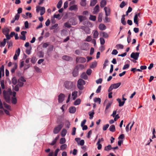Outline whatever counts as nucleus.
<instances>
[{"mask_svg": "<svg viewBox=\"0 0 156 156\" xmlns=\"http://www.w3.org/2000/svg\"><path fill=\"white\" fill-rule=\"evenodd\" d=\"M92 72V70L90 69H88L86 72L87 74L88 75H91Z\"/></svg>", "mask_w": 156, "mask_h": 156, "instance_id": "63", "label": "nucleus"}, {"mask_svg": "<svg viewBox=\"0 0 156 156\" xmlns=\"http://www.w3.org/2000/svg\"><path fill=\"white\" fill-rule=\"evenodd\" d=\"M18 84L17 85H18V86H19L20 87H22L24 85V83L23 82H21L18 80Z\"/></svg>", "mask_w": 156, "mask_h": 156, "instance_id": "55", "label": "nucleus"}, {"mask_svg": "<svg viewBox=\"0 0 156 156\" xmlns=\"http://www.w3.org/2000/svg\"><path fill=\"white\" fill-rule=\"evenodd\" d=\"M3 97L5 101L8 103L10 102V96L12 94L11 92L10 94H9L8 92L6 91L5 90L3 91Z\"/></svg>", "mask_w": 156, "mask_h": 156, "instance_id": "1", "label": "nucleus"}, {"mask_svg": "<svg viewBox=\"0 0 156 156\" xmlns=\"http://www.w3.org/2000/svg\"><path fill=\"white\" fill-rule=\"evenodd\" d=\"M64 86L67 90H71L74 87L73 82L68 81H66L64 83Z\"/></svg>", "mask_w": 156, "mask_h": 156, "instance_id": "2", "label": "nucleus"}, {"mask_svg": "<svg viewBox=\"0 0 156 156\" xmlns=\"http://www.w3.org/2000/svg\"><path fill=\"white\" fill-rule=\"evenodd\" d=\"M1 87L3 89H4L5 88L4 82L3 80H2L1 81Z\"/></svg>", "mask_w": 156, "mask_h": 156, "instance_id": "59", "label": "nucleus"}, {"mask_svg": "<svg viewBox=\"0 0 156 156\" xmlns=\"http://www.w3.org/2000/svg\"><path fill=\"white\" fill-rule=\"evenodd\" d=\"M58 24H55L51 26L50 29L51 30H53L55 29L57 27Z\"/></svg>", "mask_w": 156, "mask_h": 156, "instance_id": "62", "label": "nucleus"}, {"mask_svg": "<svg viewBox=\"0 0 156 156\" xmlns=\"http://www.w3.org/2000/svg\"><path fill=\"white\" fill-rule=\"evenodd\" d=\"M66 142V140L65 138H62L60 140L59 143L60 144H63Z\"/></svg>", "mask_w": 156, "mask_h": 156, "instance_id": "37", "label": "nucleus"}, {"mask_svg": "<svg viewBox=\"0 0 156 156\" xmlns=\"http://www.w3.org/2000/svg\"><path fill=\"white\" fill-rule=\"evenodd\" d=\"M6 42V39L5 38L4 39L3 41L1 42L0 47H2L5 46Z\"/></svg>", "mask_w": 156, "mask_h": 156, "instance_id": "35", "label": "nucleus"}, {"mask_svg": "<svg viewBox=\"0 0 156 156\" xmlns=\"http://www.w3.org/2000/svg\"><path fill=\"white\" fill-rule=\"evenodd\" d=\"M81 29L84 30L86 34H89L90 33V29L89 28L86 27H83Z\"/></svg>", "mask_w": 156, "mask_h": 156, "instance_id": "13", "label": "nucleus"}, {"mask_svg": "<svg viewBox=\"0 0 156 156\" xmlns=\"http://www.w3.org/2000/svg\"><path fill=\"white\" fill-rule=\"evenodd\" d=\"M17 65L16 63L14 64V66L11 69V71L12 73H13L15 72V70L17 69Z\"/></svg>", "mask_w": 156, "mask_h": 156, "instance_id": "22", "label": "nucleus"}, {"mask_svg": "<svg viewBox=\"0 0 156 156\" xmlns=\"http://www.w3.org/2000/svg\"><path fill=\"white\" fill-rule=\"evenodd\" d=\"M3 104L5 107V108L8 110H10L11 107L9 105L7 104L5 102H3Z\"/></svg>", "mask_w": 156, "mask_h": 156, "instance_id": "41", "label": "nucleus"}, {"mask_svg": "<svg viewBox=\"0 0 156 156\" xmlns=\"http://www.w3.org/2000/svg\"><path fill=\"white\" fill-rule=\"evenodd\" d=\"M20 17V15L18 14H16L15 16V17L14 18L15 20H19Z\"/></svg>", "mask_w": 156, "mask_h": 156, "instance_id": "57", "label": "nucleus"}, {"mask_svg": "<svg viewBox=\"0 0 156 156\" xmlns=\"http://www.w3.org/2000/svg\"><path fill=\"white\" fill-rule=\"evenodd\" d=\"M99 11V6L98 5H97L94 9L93 11V14H96Z\"/></svg>", "mask_w": 156, "mask_h": 156, "instance_id": "8", "label": "nucleus"}, {"mask_svg": "<svg viewBox=\"0 0 156 156\" xmlns=\"http://www.w3.org/2000/svg\"><path fill=\"white\" fill-rule=\"evenodd\" d=\"M64 125L63 122H61L60 124L55 127L53 132L54 134L58 133L61 130Z\"/></svg>", "mask_w": 156, "mask_h": 156, "instance_id": "4", "label": "nucleus"}, {"mask_svg": "<svg viewBox=\"0 0 156 156\" xmlns=\"http://www.w3.org/2000/svg\"><path fill=\"white\" fill-rule=\"evenodd\" d=\"M45 9L44 7H41L40 9V15L42 16L43 15L45 12Z\"/></svg>", "mask_w": 156, "mask_h": 156, "instance_id": "27", "label": "nucleus"}, {"mask_svg": "<svg viewBox=\"0 0 156 156\" xmlns=\"http://www.w3.org/2000/svg\"><path fill=\"white\" fill-rule=\"evenodd\" d=\"M2 76L4 75V67L3 65H2L0 69V74L2 75Z\"/></svg>", "mask_w": 156, "mask_h": 156, "instance_id": "30", "label": "nucleus"}, {"mask_svg": "<svg viewBox=\"0 0 156 156\" xmlns=\"http://www.w3.org/2000/svg\"><path fill=\"white\" fill-rule=\"evenodd\" d=\"M65 97V95L62 93H61L59 94L58 99V102L59 103L62 102L64 100Z\"/></svg>", "mask_w": 156, "mask_h": 156, "instance_id": "6", "label": "nucleus"}, {"mask_svg": "<svg viewBox=\"0 0 156 156\" xmlns=\"http://www.w3.org/2000/svg\"><path fill=\"white\" fill-rule=\"evenodd\" d=\"M121 22L122 24L124 25H125L126 24V22L125 21V18H122L121 19Z\"/></svg>", "mask_w": 156, "mask_h": 156, "instance_id": "50", "label": "nucleus"}, {"mask_svg": "<svg viewBox=\"0 0 156 156\" xmlns=\"http://www.w3.org/2000/svg\"><path fill=\"white\" fill-rule=\"evenodd\" d=\"M126 5V4L124 1H122L121 3L119 5V6L121 8H123Z\"/></svg>", "mask_w": 156, "mask_h": 156, "instance_id": "53", "label": "nucleus"}, {"mask_svg": "<svg viewBox=\"0 0 156 156\" xmlns=\"http://www.w3.org/2000/svg\"><path fill=\"white\" fill-rule=\"evenodd\" d=\"M12 103L14 105L17 103V99L16 98H12Z\"/></svg>", "mask_w": 156, "mask_h": 156, "instance_id": "46", "label": "nucleus"}, {"mask_svg": "<svg viewBox=\"0 0 156 156\" xmlns=\"http://www.w3.org/2000/svg\"><path fill=\"white\" fill-rule=\"evenodd\" d=\"M77 66H75L73 72V75L74 77L77 76L79 74Z\"/></svg>", "mask_w": 156, "mask_h": 156, "instance_id": "7", "label": "nucleus"}, {"mask_svg": "<svg viewBox=\"0 0 156 156\" xmlns=\"http://www.w3.org/2000/svg\"><path fill=\"white\" fill-rule=\"evenodd\" d=\"M81 78L83 79L84 80H87L88 78L87 76L86 73L84 72L80 76Z\"/></svg>", "mask_w": 156, "mask_h": 156, "instance_id": "23", "label": "nucleus"}, {"mask_svg": "<svg viewBox=\"0 0 156 156\" xmlns=\"http://www.w3.org/2000/svg\"><path fill=\"white\" fill-rule=\"evenodd\" d=\"M138 17L137 15H135L134 17V23L137 25V26H138Z\"/></svg>", "mask_w": 156, "mask_h": 156, "instance_id": "25", "label": "nucleus"}, {"mask_svg": "<svg viewBox=\"0 0 156 156\" xmlns=\"http://www.w3.org/2000/svg\"><path fill=\"white\" fill-rule=\"evenodd\" d=\"M109 129L111 132H115V126L113 125H111L109 128Z\"/></svg>", "mask_w": 156, "mask_h": 156, "instance_id": "28", "label": "nucleus"}, {"mask_svg": "<svg viewBox=\"0 0 156 156\" xmlns=\"http://www.w3.org/2000/svg\"><path fill=\"white\" fill-rule=\"evenodd\" d=\"M12 83L13 84L15 85L16 84L17 80L15 77H14L12 78Z\"/></svg>", "mask_w": 156, "mask_h": 156, "instance_id": "38", "label": "nucleus"}, {"mask_svg": "<svg viewBox=\"0 0 156 156\" xmlns=\"http://www.w3.org/2000/svg\"><path fill=\"white\" fill-rule=\"evenodd\" d=\"M99 29L101 30H105L106 28V26L103 24H100L99 26Z\"/></svg>", "mask_w": 156, "mask_h": 156, "instance_id": "15", "label": "nucleus"}, {"mask_svg": "<svg viewBox=\"0 0 156 156\" xmlns=\"http://www.w3.org/2000/svg\"><path fill=\"white\" fill-rule=\"evenodd\" d=\"M78 92L76 91H74L72 92V95L73 98V99L75 100L77 97Z\"/></svg>", "mask_w": 156, "mask_h": 156, "instance_id": "16", "label": "nucleus"}, {"mask_svg": "<svg viewBox=\"0 0 156 156\" xmlns=\"http://www.w3.org/2000/svg\"><path fill=\"white\" fill-rule=\"evenodd\" d=\"M94 101L95 103L98 102L100 104L101 101V99L99 98H95L94 99Z\"/></svg>", "mask_w": 156, "mask_h": 156, "instance_id": "43", "label": "nucleus"}, {"mask_svg": "<svg viewBox=\"0 0 156 156\" xmlns=\"http://www.w3.org/2000/svg\"><path fill=\"white\" fill-rule=\"evenodd\" d=\"M111 149H112V147L110 145H109L105 147V150L106 151L111 150Z\"/></svg>", "mask_w": 156, "mask_h": 156, "instance_id": "39", "label": "nucleus"}, {"mask_svg": "<svg viewBox=\"0 0 156 156\" xmlns=\"http://www.w3.org/2000/svg\"><path fill=\"white\" fill-rule=\"evenodd\" d=\"M109 126V125L108 124H106L104 125L103 127V129L104 131H105L108 128Z\"/></svg>", "mask_w": 156, "mask_h": 156, "instance_id": "49", "label": "nucleus"}, {"mask_svg": "<svg viewBox=\"0 0 156 156\" xmlns=\"http://www.w3.org/2000/svg\"><path fill=\"white\" fill-rule=\"evenodd\" d=\"M19 80L23 82H25L26 81V80L24 78L23 76H21L19 79L18 80Z\"/></svg>", "mask_w": 156, "mask_h": 156, "instance_id": "61", "label": "nucleus"}, {"mask_svg": "<svg viewBox=\"0 0 156 156\" xmlns=\"http://www.w3.org/2000/svg\"><path fill=\"white\" fill-rule=\"evenodd\" d=\"M62 59L63 60L69 61L72 59V58L67 55H64L62 57Z\"/></svg>", "mask_w": 156, "mask_h": 156, "instance_id": "17", "label": "nucleus"}, {"mask_svg": "<svg viewBox=\"0 0 156 156\" xmlns=\"http://www.w3.org/2000/svg\"><path fill=\"white\" fill-rule=\"evenodd\" d=\"M97 65V62L96 61L92 62L90 66V67L93 69L95 68Z\"/></svg>", "mask_w": 156, "mask_h": 156, "instance_id": "29", "label": "nucleus"}, {"mask_svg": "<svg viewBox=\"0 0 156 156\" xmlns=\"http://www.w3.org/2000/svg\"><path fill=\"white\" fill-rule=\"evenodd\" d=\"M100 43L101 45L104 44L105 43V40L103 38H100Z\"/></svg>", "mask_w": 156, "mask_h": 156, "instance_id": "52", "label": "nucleus"}, {"mask_svg": "<svg viewBox=\"0 0 156 156\" xmlns=\"http://www.w3.org/2000/svg\"><path fill=\"white\" fill-rule=\"evenodd\" d=\"M92 40V38L90 36H88L86 39L85 41L87 42H90Z\"/></svg>", "mask_w": 156, "mask_h": 156, "instance_id": "58", "label": "nucleus"}, {"mask_svg": "<svg viewBox=\"0 0 156 156\" xmlns=\"http://www.w3.org/2000/svg\"><path fill=\"white\" fill-rule=\"evenodd\" d=\"M76 111V108L74 106L71 107L69 108V112L71 113H74Z\"/></svg>", "mask_w": 156, "mask_h": 156, "instance_id": "11", "label": "nucleus"}, {"mask_svg": "<svg viewBox=\"0 0 156 156\" xmlns=\"http://www.w3.org/2000/svg\"><path fill=\"white\" fill-rule=\"evenodd\" d=\"M9 31L10 30L9 28L7 27H5L2 29V32L5 35L9 34Z\"/></svg>", "mask_w": 156, "mask_h": 156, "instance_id": "10", "label": "nucleus"}, {"mask_svg": "<svg viewBox=\"0 0 156 156\" xmlns=\"http://www.w3.org/2000/svg\"><path fill=\"white\" fill-rule=\"evenodd\" d=\"M62 0H60L57 5V7L58 9H60L62 6Z\"/></svg>", "mask_w": 156, "mask_h": 156, "instance_id": "36", "label": "nucleus"}, {"mask_svg": "<svg viewBox=\"0 0 156 156\" xmlns=\"http://www.w3.org/2000/svg\"><path fill=\"white\" fill-rule=\"evenodd\" d=\"M76 66H77L78 69H82L84 68V66L82 64H80L79 65Z\"/></svg>", "mask_w": 156, "mask_h": 156, "instance_id": "51", "label": "nucleus"}, {"mask_svg": "<svg viewBox=\"0 0 156 156\" xmlns=\"http://www.w3.org/2000/svg\"><path fill=\"white\" fill-rule=\"evenodd\" d=\"M85 84V81L82 79H80L77 81V86L79 90H82L84 88L83 85Z\"/></svg>", "mask_w": 156, "mask_h": 156, "instance_id": "3", "label": "nucleus"}, {"mask_svg": "<svg viewBox=\"0 0 156 156\" xmlns=\"http://www.w3.org/2000/svg\"><path fill=\"white\" fill-rule=\"evenodd\" d=\"M109 61L108 59H106L104 62L103 64V69H105L106 68V66L107 65V64L108 62Z\"/></svg>", "mask_w": 156, "mask_h": 156, "instance_id": "44", "label": "nucleus"}, {"mask_svg": "<svg viewBox=\"0 0 156 156\" xmlns=\"http://www.w3.org/2000/svg\"><path fill=\"white\" fill-rule=\"evenodd\" d=\"M67 147V145L66 144H63L60 146V149L62 150H63L66 149Z\"/></svg>", "mask_w": 156, "mask_h": 156, "instance_id": "40", "label": "nucleus"}, {"mask_svg": "<svg viewBox=\"0 0 156 156\" xmlns=\"http://www.w3.org/2000/svg\"><path fill=\"white\" fill-rule=\"evenodd\" d=\"M140 53L132 52L130 55V57L135 60H137L139 57Z\"/></svg>", "mask_w": 156, "mask_h": 156, "instance_id": "5", "label": "nucleus"}, {"mask_svg": "<svg viewBox=\"0 0 156 156\" xmlns=\"http://www.w3.org/2000/svg\"><path fill=\"white\" fill-rule=\"evenodd\" d=\"M67 133V131L65 129H63L62 130L61 133V136L62 137H64L66 135V133Z\"/></svg>", "mask_w": 156, "mask_h": 156, "instance_id": "26", "label": "nucleus"}, {"mask_svg": "<svg viewBox=\"0 0 156 156\" xmlns=\"http://www.w3.org/2000/svg\"><path fill=\"white\" fill-rule=\"evenodd\" d=\"M117 101H118V103H119V106L120 107H121L123 105L125 101H122L120 99V98H117Z\"/></svg>", "mask_w": 156, "mask_h": 156, "instance_id": "18", "label": "nucleus"}, {"mask_svg": "<svg viewBox=\"0 0 156 156\" xmlns=\"http://www.w3.org/2000/svg\"><path fill=\"white\" fill-rule=\"evenodd\" d=\"M64 26L68 28H70L71 27V25L68 22L65 23L64 24Z\"/></svg>", "mask_w": 156, "mask_h": 156, "instance_id": "47", "label": "nucleus"}, {"mask_svg": "<svg viewBox=\"0 0 156 156\" xmlns=\"http://www.w3.org/2000/svg\"><path fill=\"white\" fill-rule=\"evenodd\" d=\"M86 17L82 15L78 16V18L80 22H82L84 20Z\"/></svg>", "mask_w": 156, "mask_h": 156, "instance_id": "34", "label": "nucleus"}, {"mask_svg": "<svg viewBox=\"0 0 156 156\" xmlns=\"http://www.w3.org/2000/svg\"><path fill=\"white\" fill-rule=\"evenodd\" d=\"M93 37L94 38H97L99 35V33L97 30L93 31Z\"/></svg>", "mask_w": 156, "mask_h": 156, "instance_id": "20", "label": "nucleus"}, {"mask_svg": "<svg viewBox=\"0 0 156 156\" xmlns=\"http://www.w3.org/2000/svg\"><path fill=\"white\" fill-rule=\"evenodd\" d=\"M69 9L70 10H75L77 11L78 10V8L76 5H72L70 7Z\"/></svg>", "mask_w": 156, "mask_h": 156, "instance_id": "14", "label": "nucleus"}, {"mask_svg": "<svg viewBox=\"0 0 156 156\" xmlns=\"http://www.w3.org/2000/svg\"><path fill=\"white\" fill-rule=\"evenodd\" d=\"M89 19L93 21H95L96 20V16H95L90 15Z\"/></svg>", "mask_w": 156, "mask_h": 156, "instance_id": "42", "label": "nucleus"}, {"mask_svg": "<svg viewBox=\"0 0 156 156\" xmlns=\"http://www.w3.org/2000/svg\"><path fill=\"white\" fill-rule=\"evenodd\" d=\"M81 102V100L80 99H78L76 100L74 102V105H79Z\"/></svg>", "mask_w": 156, "mask_h": 156, "instance_id": "33", "label": "nucleus"}, {"mask_svg": "<svg viewBox=\"0 0 156 156\" xmlns=\"http://www.w3.org/2000/svg\"><path fill=\"white\" fill-rule=\"evenodd\" d=\"M116 47L117 49H119V48L122 49H123L124 47L123 45L121 44H117L116 46Z\"/></svg>", "mask_w": 156, "mask_h": 156, "instance_id": "45", "label": "nucleus"}, {"mask_svg": "<svg viewBox=\"0 0 156 156\" xmlns=\"http://www.w3.org/2000/svg\"><path fill=\"white\" fill-rule=\"evenodd\" d=\"M32 49L31 47L30 46L29 48H27L26 50V52L28 55H29L30 53V50Z\"/></svg>", "mask_w": 156, "mask_h": 156, "instance_id": "48", "label": "nucleus"}, {"mask_svg": "<svg viewBox=\"0 0 156 156\" xmlns=\"http://www.w3.org/2000/svg\"><path fill=\"white\" fill-rule=\"evenodd\" d=\"M121 85L120 83H115L112 84L111 85L113 87V89H116L118 88Z\"/></svg>", "mask_w": 156, "mask_h": 156, "instance_id": "21", "label": "nucleus"}, {"mask_svg": "<svg viewBox=\"0 0 156 156\" xmlns=\"http://www.w3.org/2000/svg\"><path fill=\"white\" fill-rule=\"evenodd\" d=\"M101 86L100 85L99 86L98 89H97L96 92L97 93H98L100 92L101 90Z\"/></svg>", "mask_w": 156, "mask_h": 156, "instance_id": "54", "label": "nucleus"}, {"mask_svg": "<svg viewBox=\"0 0 156 156\" xmlns=\"http://www.w3.org/2000/svg\"><path fill=\"white\" fill-rule=\"evenodd\" d=\"M106 5V1L105 0H102L100 3V6L101 8H103Z\"/></svg>", "mask_w": 156, "mask_h": 156, "instance_id": "31", "label": "nucleus"}, {"mask_svg": "<svg viewBox=\"0 0 156 156\" xmlns=\"http://www.w3.org/2000/svg\"><path fill=\"white\" fill-rule=\"evenodd\" d=\"M77 62L83 63L85 62L86 61V59L83 57H79L76 59Z\"/></svg>", "mask_w": 156, "mask_h": 156, "instance_id": "9", "label": "nucleus"}, {"mask_svg": "<svg viewBox=\"0 0 156 156\" xmlns=\"http://www.w3.org/2000/svg\"><path fill=\"white\" fill-rule=\"evenodd\" d=\"M76 128L75 127H74L72 129V134L73 135H74L76 134Z\"/></svg>", "mask_w": 156, "mask_h": 156, "instance_id": "56", "label": "nucleus"}, {"mask_svg": "<svg viewBox=\"0 0 156 156\" xmlns=\"http://www.w3.org/2000/svg\"><path fill=\"white\" fill-rule=\"evenodd\" d=\"M86 0H81L80 4L81 6H85L86 5Z\"/></svg>", "mask_w": 156, "mask_h": 156, "instance_id": "24", "label": "nucleus"}, {"mask_svg": "<svg viewBox=\"0 0 156 156\" xmlns=\"http://www.w3.org/2000/svg\"><path fill=\"white\" fill-rule=\"evenodd\" d=\"M112 104V102H109L107 104L106 106L105 110H107L109 108V107L111 106Z\"/></svg>", "mask_w": 156, "mask_h": 156, "instance_id": "60", "label": "nucleus"}, {"mask_svg": "<svg viewBox=\"0 0 156 156\" xmlns=\"http://www.w3.org/2000/svg\"><path fill=\"white\" fill-rule=\"evenodd\" d=\"M105 10V15L106 16H108L110 14V10L109 8H107L106 7H105L104 8Z\"/></svg>", "mask_w": 156, "mask_h": 156, "instance_id": "12", "label": "nucleus"}, {"mask_svg": "<svg viewBox=\"0 0 156 156\" xmlns=\"http://www.w3.org/2000/svg\"><path fill=\"white\" fill-rule=\"evenodd\" d=\"M102 81V79L100 78L98 80H96V83L97 84L101 83Z\"/></svg>", "mask_w": 156, "mask_h": 156, "instance_id": "64", "label": "nucleus"}, {"mask_svg": "<svg viewBox=\"0 0 156 156\" xmlns=\"http://www.w3.org/2000/svg\"><path fill=\"white\" fill-rule=\"evenodd\" d=\"M100 34L102 35V36L105 38H107L108 37V34L104 32H102L100 33Z\"/></svg>", "mask_w": 156, "mask_h": 156, "instance_id": "19", "label": "nucleus"}, {"mask_svg": "<svg viewBox=\"0 0 156 156\" xmlns=\"http://www.w3.org/2000/svg\"><path fill=\"white\" fill-rule=\"evenodd\" d=\"M97 2V0H92L90 2V5L91 6H93L96 4Z\"/></svg>", "mask_w": 156, "mask_h": 156, "instance_id": "32", "label": "nucleus"}]
</instances>
